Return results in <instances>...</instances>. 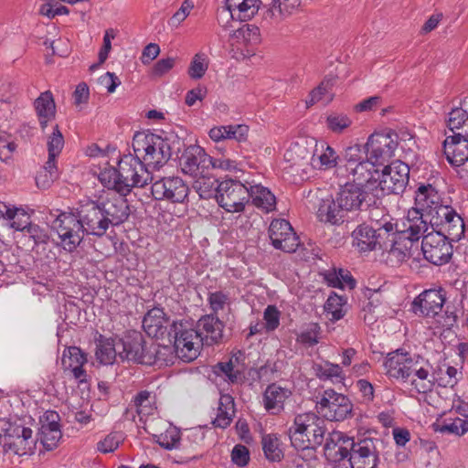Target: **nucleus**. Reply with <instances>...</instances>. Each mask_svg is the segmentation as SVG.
<instances>
[{
    "label": "nucleus",
    "instance_id": "f257e3e1",
    "mask_svg": "<svg viewBox=\"0 0 468 468\" xmlns=\"http://www.w3.org/2000/svg\"><path fill=\"white\" fill-rule=\"evenodd\" d=\"M50 216L54 217L52 229L58 233L63 249L69 252L80 244L85 234L101 237L109 229L97 200L80 201L75 213H50Z\"/></svg>",
    "mask_w": 468,
    "mask_h": 468
},
{
    "label": "nucleus",
    "instance_id": "f03ea898",
    "mask_svg": "<svg viewBox=\"0 0 468 468\" xmlns=\"http://www.w3.org/2000/svg\"><path fill=\"white\" fill-rule=\"evenodd\" d=\"M384 367L389 378L410 383L418 393L431 391L436 383V370L420 355L396 350L388 355Z\"/></svg>",
    "mask_w": 468,
    "mask_h": 468
},
{
    "label": "nucleus",
    "instance_id": "7ed1b4c3",
    "mask_svg": "<svg viewBox=\"0 0 468 468\" xmlns=\"http://www.w3.org/2000/svg\"><path fill=\"white\" fill-rule=\"evenodd\" d=\"M147 165L136 155L127 154L118 162V168H104L99 175L101 183L109 189L128 195L133 187H144L153 181Z\"/></svg>",
    "mask_w": 468,
    "mask_h": 468
},
{
    "label": "nucleus",
    "instance_id": "20e7f679",
    "mask_svg": "<svg viewBox=\"0 0 468 468\" xmlns=\"http://www.w3.org/2000/svg\"><path fill=\"white\" fill-rule=\"evenodd\" d=\"M300 5L301 0H226V9L221 15L247 21L261 10L263 20L271 23L292 15Z\"/></svg>",
    "mask_w": 468,
    "mask_h": 468
},
{
    "label": "nucleus",
    "instance_id": "39448f33",
    "mask_svg": "<svg viewBox=\"0 0 468 468\" xmlns=\"http://www.w3.org/2000/svg\"><path fill=\"white\" fill-rule=\"evenodd\" d=\"M327 432L325 421L314 412H304L294 417L288 435L296 450L314 449L324 441Z\"/></svg>",
    "mask_w": 468,
    "mask_h": 468
},
{
    "label": "nucleus",
    "instance_id": "423d86ee",
    "mask_svg": "<svg viewBox=\"0 0 468 468\" xmlns=\"http://www.w3.org/2000/svg\"><path fill=\"white\" fill-rule=\"evenodd\" d=\"M132 146L140 160L155 169L165 165L172 156L170 140L153 133L137 132Z\"/></svg>",
    "mask_w": 468,
    "mask_h": 468
},
{
    "label": "nucleus",
    "instance_id": "0eeeda50",
    "mask_svg": "<svg viewBox=\"0 0 468 468\" xmlns=\"http://www.w3.org/2000/svg\"><path fill=\"white\" fill-rule=\"evenodd\" d=\"M168 335L174 341L176 356L182 361L191 362L199 356L204 338L193 321L173 322Z\"/></svg>",
    "mask_w": 468,
    "mask_h": 468
},
{
    "label": "nucleus",
    "instance_id": "6e6552de",
    "mask_svg": "<svg viewBox=\"0 0 468 468\" xmlns=\"http://www.w3.org/2000/svg\"><path fill=\"white\" fill-rule=\"evenodd\" d=\"M216 199L227 212H242L250 201L249 186L232 178L225 179L218 186Z\"/></svg>",
    "mask_w": 468,
    "mask_h": 468
},
{
    "label": "nucleus",
    "instance_id": "1a4fd4ad",
    "mask_svg": "<svg viewBox=\"0 0 468 468\" xmlns=\"http://www.w3.org/2000/svg\"><path fill=\"white\" fill-rule=\"evenodd\" d=\"M400 231L410 244L422 239L421 250L423 255L428 253V247L433 248L430 240L432 239V232L428 215L420 212V209L411 207L408 210L407 217L402 222Z\"/></svg>",
    "mask_w": 468,
    "mask_h": 468
},
{
    "label": "nucleus",
    "instance_id": "9d476101",
    "mask_svg": "<svg viewBox=\"0 0 468 468\" xmlns=\"http://www.w3.org/2000/svg\"><path fill=\"white\" fill-rule=\"evenodd\" d=\"M2 441L4 452H12L20 456L32 452L36 445L33 431L22 421L8 423Z\"/></svg>",
    "mask_w": 468,
    "mask_h": 468
},
{
    "label": "nucleus",
    "instance_id": "9b49d317",
    "mask_svg": "<svg viewBox=\"0 0 468 468\" xmlns=\"http://www.w3.org/2000/svg\"><path fill=\"white\" fill-rule=\"evenodd\" d=\"M316 410L327 420L342 421L351 417L353 405L346 396L326 389L317 401Z\"/></svg>",
    "mask_w": 468,
    "mask_h": 468
},
{
    "label": "nucleus",
    "instance_id": "f8f14e48",
    "mask_svg": "<svg viewBox=\"0 0 468 468\" xmlns=\"http://www.w3.org/2000/svg\"><path fill=\"white\" fill-rule=\"evenodd\" d=\"M410 167L405 163L397 161L379 170L375 191H381L382 195L402 194L409 183Z\"/></svg>",
    "mask_w": 468,
    "mask_h": 468
},
{
    "label": "nucleus",
    "instance_id": "ddd939ff",
    "mask_svg": "<svg viewBox=\"0 0 468 468\" xmlns=\"http://www.w3.org/2000/svg\"><path fill=\"white\" fill-rule=\"evenodd\" d=\"M126 196L108 188V191L97 199L109 226H118L128 219L130 208Z\"/></svg>",
    "mask_w": 468,
    "mask_h": 468
},
{
    "label": "nucleus",
    "instance_id": "4468645a",
    "mask_svg": "<svg viewBox=\"0 0 468 468\" xmlns=\"http://www.w3.org/2000/svg\"><path fill=\"white\" fill-rule=\"evenodd\" d=\"M151 193L155 200L183 203L187 198L189 188L178 176H165L153 182Z\"/></svg>",
    "mask_w": 468,
    "mask_h": 468
},
{
    "label": "nucleus",
    "instance_id": "2eb2a0df",
    "mask_svg": "<svg viewBox=\"0 0 468 468\" xmlns=\"http://www.w3.org/2000/svg\"><path fill=\"white\" fill-rule=\"evenodd\" d=\"M179 165L185 175L195 178L210 173L212 157L199 145L191 144L179 157Z\"/></svg>",
    "mask_w": 468,
    "mask_h": 468
},
{
    "label": "nucleus",
    "instance_id": "dca6fc26",
    "mask_svg": "<svg viewBox=\"0 0 468 468\" xmlns=\"http://www.w3.org/2000/svg\"><path fill=\"white\" fill-rule=\"evenodd\" d=\"M119 357L121 360L133 361L139 364L150 365L152 356L148 355L149 342L145 341L139 332H133L123 339L117 341Z\"/></svg>",
    "mask_w": 468,
    "mask_h": 468
},
{
    "label": "nucleus",
    "instance_id": "f3484780",
    "mask_svg": "<svg viewBox=\"0 0 468 468\" xmlns=\"http://www.w3.org/2000/svg\"><path fill=\"white\" fill-rule=\"evenodd\" d=\"M393 137H398L396 133H374L369 136L367 144V153L368 157L378 165H383L394 156V152L399 146V143Z\"/></svg>",
    "mask_w": 468,
    "mask_h": 468
},
{
    "label": "nucleus",
    "instance_id": "a211bd4d",
    "mask_svg": "<svg viewBox=\"0 0 468 468\" xmlns=\"http://www.w3.org/2000/svg\"><path fill=\"white\" fill-rule=\"evenodd\" d=\"M269 237L275 249L284 252H295L299 238L286 219H273L269 227Z\"/></svg>",
    "mask_w": 468,
    "mask_h": 468
},
{
    "label": "nucleus",
    "instance_id": "6ab92c4d",
    "mask_svg": "<svg viewBox=\"0 0 468 468\" xmlns=\"http://www.w3.org/2000/svg\"><path fill=\"white\" fill-rule=\"evenodd\" d=\"M348 456L351 468H376L379 462L378 452L371 438L354 441Z\"/></svg>",
    "mask_w": 468,
    "mask_h": 468
},
{
    "label": "nucleus",
    "instance_id": "aec40b11",
    "mask_svg": "<svg viewBox=\"0 0 468 468\" xmlns=\"http://www.w3.org/2000/svg\"><path fill=\"white\" fill-rule=\"evenodd\" d=\"M378 165L369 157L355 165L345 172L346 179L360 187L375 190L378 179H379Z\"/></svg>",
    "mask_w": 468,
    "mask_h": 468
},
{
    "label": "nucleus",
    "instance_id": "412c9836",
    "mask_svg": "<svg viewBox=\"0 0 468 468\" xmlns=\"http://www.w3.org/2000/svg\"><path fill=\"white\" fill-rule=\"evenodd\" d=\"M445 303V292L442 289H430L422 292L412 302V311L416 314L434 317L439 314Z\"/></svg>",
    "mask_w": 468,
    "mask_h": 468
},
{
    "label": "nucleus",
    "instance_id": "4be33fe9",
    "mask_svg": "<svg viewBox=\"0 0 468 468\" xmlns=\"http://www.w3.org/2000/svg\"><path fill=\"white\" fill-rule=\"evenodd\" d=\"M58 420L59 416L55 411H47L41 420L39 441L48 451L56 448L61 439Z\"/></svg>",
    "mask_w": 468,
    "mask_h": 468
},
{
    "label": "nucleus",
    "instance_id": "5701e85b",
    "mask_svg": "<svg viewBox=\"0 0 468 468\" xmlns=\"http://www.w3.org/2000/svg\"><path fill=\"white\" fill-rule=\"evenodd\" d=\"M335 198L339 207L344 209L345 212L356 211L361 208L366 199V192L362 187L350 182H346L344 186H341Z\"/></svg>",
    "mask_w": 468,
    "mask_h": 468
},
{
    "label": "nucleus",
    "instance_id": "b1692460",
    "mask_svg": "<svg viewBox=\"0 0 468 468\" xmlns=\"http://www.w3.org/2000/svg\"><path fill=\"white\" fill-rule=\"evenodd\" d=\"M443 154L452 166H460L468 161V138L450 135L443 142Z\"/></svg>",
    "mask_w": 468,
    "mask_h": 468
},
{
    "label": "nucleus",
    "instance_id": "393cba45",
    "mask_svg": "<svg viewBox=\"0 0 468 468\" xmlns=\"http://www.w3.org/2000/svg\"><path fill=\"white\" fill-rule=\"evenodd\" d=\"M87 362L86 356L80 348L70 346L63 351L61 364L65 371H69L79 383L86 382V371L83 365Z\"/></svg>",
    "mask_w": 468,
    "mask_h": 468
},
{
    "label": "nucleus",
    "instance_id": "a878e982",
    "mask_svg": "<svg viewBox=\"0 0 468 468\" xmlns=\"http://www.w3.org/2000/svg\"><path fill=\"white\" fill-rule=\"evenodd\" d=\"M313 151H311L306 144L294 143L284 153V161L288 164V167L294 172L300 171L306 173L307 167L311 165Z\"/></svg>",
    "mask_w": 468,
    "mask_h": 468
},
{
    "label": "nucleus",
    "instance_id": "bb28decb",
    "mask_svg": "<svg viewBox=\"0 0 468 468\" xmlns=\"http://www.w3.org/2000/svg\"><path fill=\"white\" fill-rule=\"evenodd\" d=\"M354 441V438L348 437L341 431H332L325 439L324 452L335 460H343L348 456Z\"/></svg>",
    "mask_w": 468,
    "mask_h": 468
},
{
    "label": "nucleus",
    "instance_id": "cd10ccee",
    "mask_svg": "<svg viewBox=\"0 0 468 468\" xmlns=\"http://www.w3.org/2000/svg\"><path fill=\"white\" fill-rule=\"evenodd\" d=\"M292 395L290 389L282 388L277 384L269 385L262 398L264 409L272 415L280 414L284 408V402Z\"/></svg>",
    "mask_w": 468,
    "mask_h": 468
},
{
    "label": "nucleus",
    "instance_id": "c85d7f7f",
    "mask_svg": "<svg viewBox=\"0 0 468 468\" xmlns=\"http://www.w3.org/2000/svg\"><path fill=\"white\" fill-rule=\"evenodd\" d=\"M354 246L357 248L359 251L366 252L374 250L381 249V243L379 239L381 233H377V230L372 227L362 224L359 225L353 231Z\"/></svg>",
    "mask_w": 468,
    "mask_h": 468
},
{
    "label": "nucleus",
    "instance_id": "c756f323",
    "mask_svg": "<svg viewBox=\"0 0 468 468\" xmlns=\"http://www.w3.org/2000/svg\"><path fill=\"white\" fill-rule=\"evenodd\" d=\"M195 325L202 333L204 342L207 345L218 343L223 337L224 324L212 314L202 316Z\"/></svg>",
    "mask_w": 468,
    "mask_h": 468
},
{
    "label": "nucleus",
    "instance_id": "7c9ffc66",
    "mask_svg": "<svg viewBox=\"0 0 468 468\" xmlns=\"http://www.w3.org/2000/svg\"><path fill=\"white\" fill-rule=\"evenodd\" d=\"M168 319L162 309L154 308L144 317L143 327L145 333L154 338L162 337L166 332Z\"/></svg>",
    "mask_w": 468,
    "mask_h": 468
},
{
    "label": "nucleus",
    "instance_id": "2f4dec72",
    "mask_svg": "<svg viewBox=\"0 0 468 468\" xmlns=\"http://www.w3.org/2000/svg\"><path fill=\"white\" fill-rule=\"evenodd\" d=\"M35 110L41 129L44 131L48 123L55 119L56 103L49 90L42 92L34 102Z\"/></svg>",
    "mask_w": 468,
    "mask_h": 468
},
{
    "label": "nucleus",
    "instance_id": "473e14b6",
    "mask_svg": "<svg viewBox=\"0 0 468 468\" xmlns=\"http://www.w3.org/2000/svg\"><path fill=\"white\" fill-rule=\"evenodd\" d=\"M249 128L243 124L216 126L210 129L209 137L215 141L235 140L236 142L246 141Z\"/></svg>",
    "mask_w": 468,
    "mask_h": 468
},
{
    "label": "nucleus",
    "instance_id": "72a5a7b5",
    "mask_svg": "<svg viewBox=\"0 0 468 468\" xmlns=\"http://www.w3.org/2000/svg\"><path fill=\"white\" fill-rule=\"evenodd\" d=\"M250 199L252 204L264 212L273 211L276 207L275 196L261 185L249 186Z\"/></svg>",
    "mask_w": 468,
    "mask_h": 468
},
{
    "label": "nucleus",
    "instance_id": "f704fd0d",
    "mask_svg": "<svg viewBox=\"0 0 468 468\" xmlns=\"http://www.w3.org/2000/svg\"><path fill=\"white\" fill-rule=\"evenodd\" d=\"M345 211L339 207L337 199L323 200L317 210V218L321 222L332 225L339 224L344 220Z\"/></svg>",
    "mask_w": 468,
    "mask_h": 468
},
{
    "label": "nucleus",
    "instance_id": "c9c22d12",
    "mask_svg": "<svg viewBox=\"0 0 468 468\" xmlns=\"http://www.w3.org/2000/svg\"><path fill=\"white\" fill-rule=\"evenodd\" d=\"M235 415V403L232 396L222 394L219 398L218 414L213 424L215 427L226 429L230 425Z\"/></svg>",
    "mask_w": 468,
    "mask_h": 468
},
{
    "label": "nucleus",
    "instance_id": "e433bc0d",
    "mask_svg": "<svg viewBox=\"0 0 468 468\" xmlns=\"http://www.w3.org/2000/svg\"><path fill=\"white\" fill-rule=\"evenodd\" d=\"M449 129L455 136L468 138V111L455 108L449 112L447 120Z\"/></svg>",
    "mask_w": 468,
    "mask_h": 468
},
{
    "label": "nucleus",
    "instance_id": "4c0bfd02",
    "mask_svg": "<svg viewBox=\"0 0 468 468\" xmlns=\"http://www.w3.org/2000/svg\"><path fill=\"white\" fill-rule=\"evenodd\" d=\"M438 199V193L431 185L420 186L416 191L415 205L417 207L415 208L427 214V212H431L435 206H439Z\"/></svg>",
    "mask_w": 468,
    "mask_h": 468
},
{
    "label": "nucleus",
    "instance_id": "58836bf2",
    "mask_svg": "<svg viewBox=\"0 0 468 468\" xmlns=\"http://www.w3.org/2000/svg\"><path fill=\"white\" fill-rule=\"evenodd\" d=\"M119 348L117 342L111 338H105L100 335L97 345L96 356L97 359L104 365H112L117 356H119Z\"/></svg>",
    "mask_w": 468,
    "mask_h": 468
},
{
    "label": "nucleus",
    "instance_id": "ea45409f",
    "mask_svg": "<svg viewBox=\"0 0 468 468\" xmlns=\"http://www.w3.org/2000/svg\"><path fill=\"white\" fill-rule=\"evenodd\" d=\"M133 404L141 421L156 411L155 396L147 390L139 392L133 399Z\"/></svg>",
    "mask_w": 468,
    "mask_h": 468
},
{
    "label": "nucleus",
    "instance_id": "a19ab883",
    "mask_svg": "<svg viewBox=\"0 0 468 468\" xmlns=\"http://www.w3.org/2000/svg\"><path fill=\"white\" fill-rule=\"evenodd\" d=\"M17 88L9 80H0V104L4 106L2 117L8 119L12 115L13 101Z\"/></svg>",
    "mask_w": 468,
    "mask_h": 468
},
{
    "label": "nucleus",
    "instance_id": "79ce46f5",
    "mask_svg": "<svg viewBox=\"0 0 468 468\" xmlns=\"http://www.w3.org/2000/svg\"><path fill=\"white\" fill-rule=\"evenodd\" d=\"M265 457L271 462H280L283 458L282 443L273 433L265 434L261 439Z\"/></svg>",
    "mask_w": 468,
    "mask_h": 468
},
{
    "label": "nucleus",
    "instance_id": "37998d69",
    "mask_svg": "<svg viewBox=\"0 0 468 468\" xmlns=\"http://www.w3.org/2000/svg\"><path fill=\"white\" fill-rule=\"evenodd\" d=\"M464 233V222L459 214L456 212L450 218L449 220L443 221L442 227L438 230L437 235H441L443 238H448L452 240H458Z\"/></svg>",
    "mask_w": 468,
    "mask_h": 468
},
{
    "label": "nucleus",
    "instance_id": "c03bdc74",
    "mask_svg": "<svg viewBox=\"0 0 468 468\" xmlns=\"http://www.w3.org/2000/svg\"><path fill=\"white\" fill-rule=\"evenodd\" d=\"M148 355L152 356L153 361H151L149 366L158 365L162 367L164 365H168L169 363H173L174 360V352L170 346H160L154 341H149L148 347Z\"/></svg>",
    "mask_w": 468,
    "mask_h": 468
},
{
    "label": "nucleus",
    "instance_id": "a18cd8bd",
    "mask_svg": "<svg viewBox=\"0 0 468 468\" xmlns=\"http://www.w3.org/2000/svg\"><path fill=\"white\" fill-rule=\"evenodd\" d=\"M195 178L196 181L194 187L198 193L200 198L209 199L213 197H216L219 183L214 176H210V173Z\"/></svg>",
    "mask_w": 468,
    "mask_h": 468
},
{
    "label": "nucleus",
    "instance_id": "49530a36",
    "mask_svg": "<svg viewBox=\"0 0 468 468\" xmlns=\"http://www.w3.org/2000/svg\"><path fill=\"white\" fill-rule=\"evenodd\" d=\"M368 157V154L367 156H364V151L359 144H355L352 146H348L344 153V159L346 161L345 165L338 166L335 170L336 176L338 177H344L345 172L348 170L350 167L354 166L355 165L364 161Z\"/></svg>",
    "mask_w": 468,
    "mask_h": 468
},
{
    "label": "nucleus",
    "instance_id": "de8ad7c7",
    "mask_svg": "<svg viewBox=\"0 0 468 468\" xmlns=\"http://www.w3.org/2000/svg\"><path fill=\"white\" fill-rule=\"evenodd\" d=\"M347 298L332 292L324 303V311L331 314V320L338 321L342 319L346 313Z\"/></svg>",
    "mask_w": 468,
    "mask_h": 468
},
{
    "label": "nucleus",
    "instance_id": "09e8293b",
    "mask_svg": "<svg viewBox=\"0 0 468 468\" xmlns=\"http://www.w3.org/2000/svg\"><path fill=\"white\" fill-rule=\"evenodd\" d=\"M316 375L320 379L330 380L333 383H342L346 375L338 364L324 362L315 367Z\"/></svg>",
    "mask_w": 468,
    "mask_h": 468
},
{
    "label": "nucleus",
    "instance_id": "8fccbe9b",
    "mask_svg": "<svg viewBox=\"0 0 468 468\" xmlns=\"http://www.w3.org/2000/svg\"><path fill=\"white\" fill-rule=\"evenodd\" d=\"M455 213V210L449 206H435L431 212H427L428 219L431 226V232L438 233L442 227L443 221L449 220Z\"/></svg>",
    "mask_w": 468,
    "mask_h": 468
},
{
    "label": "nucleus",
    "instance_id": "3c124183",
    "mask_svg": "<svg viewBox=\"0 0 468 468\" xmlns=\"http://www.w3.org/2000/svg\"><path fill=\"white\" fill-rule=\"evenodd\" d=\"M334 82V79H324L315 89H314L309 94V99L306 101L307 107H310L323 100L325 103L331 101L333 99L331 91Z\"/></svg>",
    "mask_w": 468,
    "mask_h": 468
},
{
    "label": "nucleus",
    "instance_id": "603ef678",
    "mask_svg": "<svg viewBox=\"0 0 468 468\" xmlns=\"http://www.w3.org/2000/svg\"><path fill=\"white\" fill-rule=\"evenodd\" d=\"M322 148L324 151L317 157H315V154L313 153L311 166L324 170L335 167L337 165L338 154L335 149L329 145H326L325 147L322 145Z\"/></svg>",
    "mask_w": 468,
    "mask_h": 468
},
{
    "label": "nucleus",
    "instance_id": "864d4df0",
    "mask_svg": "<svg viewBox=\"0 0 468 468\" xmlns=\"http://www.w3.org/2000/svg\"><path fill=\"white\" fill-rule=\"evenodd\" d=\"M208 66V57L203 52H198L192 58L187 74L192 80H200L206 74Z\"/></svg>",
    "mask_w": 468,
    "mask_h": 468
},
{
    "label": "nucleus",
    "instance_id": "5fc2aeb1",
    "mask_svg": "<svg viewBox=\"0 0 468 468\" xmlns=\"http://www.w3.org/2000/svg\"><path fill=\"white\" fill-rule=\"evenodd\" d=\"M180 439V431L175 427H169L164 433L156 436V442L165 450H173L178 448Z\"/></svg>",
    "mask_w": 468,
    "mask_h": 468
},
{
    "label": "nucleus",
    "instance_id": "6e6d98bb",
    "mask_svg": "<svg viewBox=\"0 0 468 468\" xmlns=\"http://www.w3.org/2000/svg\"><path fill=\"white\" fill-rule=\"evenodd\" d=\"M411 244L405 240H396L393 242L388 256L390 261H397L399 262L408 261L411 257L410 251Z\"/></svg>",
    "mask_w": 468,
    "mask_h": 468
},
{
    "label": "nucleus",
    "instance_id": "4d7b16f0",
    "mask_svg": "<svg viewBox=\"0 0 468 468\" xmlns=\"http://www.w3.org/2000/svg\"><path fill=\"white\" fill-rule=\"evenodd\" d=\"M64 136L58 124L53 127L52 133L47 137L48 153L51 156H58L64 147Z\"/></svg>",
    "mask_w": 468,
    "mask_h": 468
},
{
    "label": "nucleus",
    "instance_id": "13d9d810",
    "mask_svg": "<svg viewBox=\"0 0 468 468\" xmlns=\"http://www.w3.org/2000/svg\"><path fill=\"white\" fill-rule=\"evenodd\" d=\"M214 372L218 376L224 377L230 383H236L240 378V371L236 368L232 359L217 364Z\"/></svg>",
    "mask_w": 468,
    "mask_h": 468
},
{
    "label": "nucleus",
    "instance_id": "bf43d9fd",
    "mask_svg": "<svg viewBox=\"0 0 468 468\" xmlns=\"http://www.w3.org/2000/svg\"><path fill=\"white\" fill-rule=\"evenodd\" d=\"M436 431L442 433H452L458 436L463 435L468 431V420L456 418L450 422L440 424Z\"/></svg>",
    "mask_w": 468,
    "mask_h": 468
},
{
    "label": "nucleus",
    "instance_id": "052dcab7",
    "mask_svg": "<svg viewBox=\"0 0 468 468\" xmlns=\"http://www.w3.org/2000/svg\"><path fill=\"white\" fill-rule=\"evenodd\" d=\"M123 439L122 432H112L98 442V450L103 453L112 452L119 447Z\"/></svg>",
    "mask_w": 468,
    "mask_h": 468
},
{
    "label": "nucleus",
    "instance_id": "680f3d73",
    "mask_svg": "<svg viewBox=\"0 0 468 468\" xmlns=\"http://www.w3.org/2000/svg\"><path fill=\"white\" fill-rule=\"evenodd\" d=\"M351 120L345 114H331L326 119L328 128L334 132L340 133L350 126Z\"/></svg>",
    "mask_w": 468,
    "mask_h": 468
},
{
    "label": "nucleus",
    "instance_id": "e2e57ef3",
    "mask_svg": "<svg viewBox=\"0 0 468 468\" xmlns=\"http://www.w3.org/2000/svg\"><path fill=\"white\" fill-rule=\"evenodd\" d=\"M15 149L16 144L11 140V136L5 132H0V160L10 159Z\"/></svg>",
    "mask_w": 468,
    "mask_h": 468
},
{
    "label": "nucleus",
    "instance_id": "0e129e2a",
    "mask_svg": "<svg viewBox=\"0 0 468 468\" xmlns=\"http://www.w3.org/2000/svg\"><path fill=\"white\" fill-rule=\"evenodd\" d=\"M194 5L190 0H185L180 8L172 16L169 20V25L177 27L190 14Z\"/></svg>",
    "mask_w": 468,
    "mask_h": 468
},
{
    "label": "nucleus",
    "instance_id": "69168bd1",
    "mask_svg": "<svg viewBox=\"0 0 468 468\" xmlns=\"http://www.w3.org/2000/svg\"><path fill=\"white\" fill-rule=\"evenodd\" d=\"M458 371L454 367H447L445 369V373H442V369L440 368L439 372L436 371V382L440 386L452 387L457 381Z\"/></svg>",
    "mask_w": 468,
    "mask_h": 468
},
{
    "label": "nucleus",
    "instance_id": "338daca9",
    "mask_svg": "<svg viewBox=\"0 0 468 468\" xmlns=\"http://www.w3.org/2000/svg\"><path fill=\"white\" fill-rule=\"evenodd\" d=\"M280 311L274 305H268L264 310L263 318L267 331L275 330L280 324Z\"/></svg>",
    "mask_w": 468,
    "mask_h": 468
},
{
    "label": "nucleus",
    "instance_id": "774afa93",
    "mask_svg": "<svg viewBox=\"0 0 468 468\" xmlns=\"http://www.w3.org/2000/svg\"><path fill=\"white\" fill-rule=\"evenodd\" d=\"M301 260L306 262H316L317 261H325L327 260L326 254L323 253L322 250L311 244L308 247L302 249Z\"/></svg>",
    "mask_w": 468,
    "mask_h": 468
}]
</instances>
